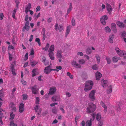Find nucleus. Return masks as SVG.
<instances>
[{
    "mask_svg": "<svg viewBox=\"0 0 126 126\" xmlns=\"http://www.w3.org/2000/svg\"><path fill=\"white\" fill-rule=\"evenodd\" d=\"M93 82L90 80L86 81L85 83L84 90L85 92H88L90 90L93 85Z\"/></svg>",
    "mask_w": 126,
    "mask_h": 126,
    "instance_id": "1",
    "label": "nucleus"
},
{
    "mask_svg": "<svg viewBox=\"0 0 126 126\" xmlns=\"http://www.w3.org/2000/svg\"><path fill=\"white\" fill-rule=\"evenodd\" d=\"M96 108L95 105L92 103H90L87 109V112L89 113H92L95 110Z\"/></svg>",
    "mask_w": 126,
    "mask_h": 126,
    "instance_id": "2",
    "label": "nucleus"
},
{
    "mask_svg": "<svg viewBox=\"0 0 126 126\" xmlns=\"http://www.w3.org/2000/svg\"><path fill=\"white\" fill-rule=\"evenodd\" d=\"M28 15H27L26 16L25 18V20L26 21L25 24V25L22 29V31L23 32H24L25 30L28 31L29 29V21L28 20Z\"/></svg>",
    "mask_w": 126,
    "mask_h": 126,
    "instance_id": "3",
    "label": "nucleus"
},
{
    "mask_svg": "<svg viewBox=\"0 0 126 126\" xmlns=\"http://www.w3.org/2000/svg\"><path fill=\"white\" fill-rule=\"evenodd\" d=\"M51 66L49 65L47 67H46L44 69V72L46 74H48L52 71H55L57 72H58L59 70L55 69H51Z\"/></svg>",
    "mask_w": 126,
    "mask_h": 126,
    "instance_id": "4",
    "label": "nucleus"
},
{
    "mask_svg": "<svg viewBox=\"0 0 126 126\" xmlns=\"http://www.w3.org/2000/svg\"><path fill=\"white\" fill-rule=\"evenodd\" d=\"M62 51L61 50H58L57 51L56 57L58 59L59 61L60 62H61L63 58V56L62 55Z\"/></svg>",
    "mask_w": 126,
    "mask_h": 126,
    "instance_id": "5",
    "label": "nucleus"
},
{
    "mask_svg": "<svg viewBox=\"0 0 126 126\" xmlns=\"http://www.w3.org/2000/svg\"><path fill=\"white\" fill-rule=\"evenodd\" d=\"M71 64L72 66L77 69H80L81 67V65L77 63L75 60L72 61L71 62Z\"/></svg>",
    "mask_w": 126,
    "mask_h": 126,
    "instance_id": "6",
    "label": "nucleus"
},
{
    "mask_svg": "<svg viewBox=\"0 0 126 126\" xmlns=\"http://www.w3.org/2000/svg\"><path fill=\"white\" fill-rule=\"evenodd\" d=\"M56 89L55 87H53L51 88L50 89L49 92V93L48 95H46V97L47 98L48 97V95H52L56 92Z\"/></svg>",
    "mask_w": 126,
    "mask_h": 126,
    "instance_id": "7",
    "label": "nucleus"
},
{
    "mask_svg": "<svg viewBox=\"0 0 126 126\" xmlns=\"http://www.w3.org/2000/svg\"><path fill=\"white\" fill-rule=\"evenodd\" d=\"M95 93V91L94 90H93L89 94V97L92 100V101H94L95 99L94 96Z\"/></svg>",
    "mask_w": 126,
    "mask_h": 126,
    "instance_id": "8",
    "label": "nucleus"
},
{
    "mask_svg": "<svg viewBox=\"0 0 126 126\" xmlns=\"http://www.w3.org/2000/svg\"><path fill=\"white\" fill-rule=\"evenodd\" d=\"M108 19V17L106 15H105L101 17L100 21L101 23L104 25L106 24V22L105 20H106Z\"/></svg>",
    "mask_w": 126,
    "mask_h": 126,
    "instance_id": "9",
    "label": "nucleus"
},
{
    "mask_svg": "<svg viewBox=\"0 0 126 126\" xmlns=\"http://www.w3.org/2000/svg\"><path fill=\"white\" fill-rule=\"evenodd\" d=\"M117 53L120 56H123L125 59H126V54L125 53L124 51L120 50Z\"/></svg>",
    "mask_w": 126,
    "mask_h": 126,
    "instance_id": "10",
    "label": "nucleus"
},
{
    "mask_svg": "<svg viewBox=\"0 0 126 126\" xmlns=\"http://www.w3.org/2000/svg\"><path fill=\"white\" fill-rule=\"evenodd\" d=\"M36 86L31 87L32 93L34 94H36L38 93V90L37 89Z\"/></svg>",
    "mask_w": 126,
    "mask_h": 126,
    "instance_id": "11",
    "label": "nucleus"
},
{
    "mask_svg": "<svg viewBox=\"0 0 126 126\" xmlns=\"http://www.w3.org/2000/svg\"><path fill=\"white\" fill-rule=\"evenodd\" d=\"M116 25L115 24L112 23L111 24V28L113 32L116 33L117 32V29L116 28Z\"/></svg>",
    "mask_w": 126,
    "mask_h": 126,
    "instance_id": "12",
    "label": "nucleus"
},
{
    "mask_svg": "<svg viewBox=\"0 0 126 126\" xmlns=\"http://www.w3.org/2000/svg\"><path fill=\"white\" fill-rule=\"evenodd\" d=\"M106 8L109 14H110L112 10V8L110 5L107 4L106 5Z\"/></svg>",
    "mask_w": 126,
    "mask_h": 126,
    "instance_id": "13",
    "label": "nucleus"
},
{
    "mask_svg": "<svg viewBox=\"0 0 126 126\" xmlns=\"http://www.w3.org/2000/svg\"><path fill=\"white\" fill-rule=\"evenodd\" d=\"M116 24L117 25L121 28H124L125 27L124 24L123 23L120 21H118L116 22Z\"/></svg>",
    "mask_w": 126,
    "mask_h": 126,
    "instance_id": "14",
    "label": "nucleus"
},
{
    "mask_svg": "<svg viewBox=\"0 0 126 126\" xmlns=\"http://www.w3.org/2000/svg\"><path fill=\"white\" fill-rule=\"evenodd\" d=\"M24 110V105L23 103H21L19 106V111L20 112H22Z\"/></svg>",
    "mask_w": 126,
    "mask_h": 126,
    "instance_id": "15",
    "label": "nucleus"
},
{
    "mask_svg": "<svg viewBox=\"0 0 126 126\" xmlns=\"http://www.w3.org/2000/svg\"><path fill=\"white\" fill-rule=\"evenodd\" d=\"M38 70V69L37 68L33 69L32 71V77H33L37 74L38 72H37V71Z\"/></svg>",
    "mask_w": 126,
    "mask_h": 126,
    "instance_id": "16",
    "label": "nucleus"
},
{
    "mask_svg": "<svg viewBox=\"0 0 126 126\" xmlns=\"http://www.w3.org/2000/svg\"><path fill=\"white\" fill-rule=\"evenodd\" d=\"M101 77V74L99 72H97L96 73V79L97 80H99Z\"/></svg>",
    "mask_w": 126,
    "mask_h": 126,
    "instance_id": "17",
    "label": "nucleus"
},
{
    "mask_svg": "<svg viewBox=\"0 0 126 126\" xmlns=\"http://www.w3.org/2000/svg\"><path fill=\"white\" fill-rule=\"evenodd\" d=\"M114 37V35L113 34L110 35L109 37V41L111 43H112L113 42V39Z\"/></svg>",
    "mask_w": 126,
    "mask_h": 126,
    "instance_id": "18",
    "label": "nucleus"
},
{
    "mask_svg": "<svg viewBox=\"0 0 126 126\" xmlns=\"http://www.w3.org/2000/svg\"><path fill=\"white\" fill-rule=\"evenodd\" d=\"M48 55L50 59L52 60H54V54L53 52H49Z\"/></svg>",
    "mask_w": 126,
    "mask_h": 126,
    "instance_id": "19",
    "label": "nucleus"
},
{
    "mask_svg": "<svg viewBox=\"0 0 126 126\" xmlns=\"http://www.w3.org/2000/svg\"><path fill=\"white\" fill-rule=\"evenodd\" d=\"M92 119V118H91L90 120L87 121L86 122V126H91Z\"/></svg>",
    "mask_w": 126,
    "mask_h": 126,
    "instance_id": "20",
    "label": "nucleus"
},
{
    "mask_svg": "<svg viewBox=\"0 0 126 126\" xmlns=\"http://www.w3.org/2000/svg\"><path fill=\"white\" fill-rule=\"evenodd\" d=\"M54 49V45L51 46L48 50V52H53Z\"/></svg>",
    "mask_w": 126,
    "mask_h": 126,
    "instance_id": "21",
    "label": "nucleus"
},
{
    "mask_svg": "<svg viewBox=\"0 0 126 126\" xmlns=\"http://www.w3.org/2000/svg\"><path fill=\"white\" fill-rule=\"evenodd\" d=\"M104 109V112H106L107 110V107L103 102H101L100 103Z\"/></svg>",
    "mask_w": 126,
    "mask_h": 126,
    "instance_id": "22",
    "label": "nucleus"
},
{
    "mask_svg": "<svg viewBox=\"0 0 126 126\" xmlns=\"http://www.w3.org/2000/svg\"><path fill=\"white\" fill-rule=\"evenodd\" d=\"M71 29V26H69L67 27L66 32V37L69 34Z\"/></svg>",
    "mask_w": 126,
    "mask_h": 126,
    "instance_id": "23",
    "label": "nucleus"
},
{
    "mask_svg": "<svg viewBox=\"0 0 126 126\" xmlns=\"http://www.w3.org/2000/svg\"><path fill=\"white\" fill-rule=\"evenodd\" d=\"M59 97L58 96H55L52 97V100L53 101L58 100L59 99Z\"/></svg>",
    "mask_w": 126,
    "mask_h": 126,
    "instance_id": "24",
    "label": "nucleus"
},
{
    "mask_svg": "<svg viewBox=\"0 0 126 126\" xmlns=\"http://www.w3.org/2000/svg\"><path fill=\"white\" fill-rule=\"evenodd\" d=\"M73 8L72 7V4L71 3H70V5L69 6V8L67 10V15H68L71 11Z\"/></svg>",
    "mask_w": 126,
    "mask_h": 126,
    "instance_id": "25",
    "label": "nucleus"
},
{
    "mask_svg": "<svg viewBox=\"0 0 126 126\" xmlns=\"http://www.w3.org/2000/svg\"><path fill=\"white\" fill-rule=\"evenodd\" d=\"M108 81L107 80H103L102 81V85L104 88H105L107 85Z\"/></svg>",
    "mask_w": 126,
    "mask_h": 126,
    "instance_id": "26",
    "label": "nucleus"
},
{
    "mask_svg": "<svg viewBox=\"0 0 126 126\" xmlns=\"http://www.w3.org/2000/svg\"><path fill=\"white\" fill-rule=\"evenodd\" d=\"M78 62L81 65H83L85 63V62L83 59H80L78 60Z\"/></svg>",
    "mask_w": 126,
    "mask_h": 126,
    "instance_id": "27",
    "label": "nucleus"
},
{
    "mask_svg": "<svg viewBox=\"0 0 126 126\" xmlns=\"http://www.w3.org/2000/svg\"><path fill=\"white\" fill-rule=\"evenodd\" d=\"M120 59L119 57H114L113 58L112 61L113 63H116Z\"/></svg>",
    "mask_w": 126,
    "mask_h": 126,
    "instance_id": "28",
    "label": "nucleus"
},
{
    "mask_svg": "<svg viewBox=\"0 0 126 126\" xmlns=\"http://www.w3.org/2000/svg\"><path fill=\"white\" fill-rule=\"evenodd\" d=\"M42 61L43 62L45 65H46L48 64L49 62L47 61H46V58L45 57H43L42 59Z\"/></svg>",
    "mask_w": 126,
    "mask_h": 126,
    "instance_id": "29",
    "label": "nucleus"
},
{
    "mask_svg": "<svg viewBox=\"0 0 126 126\" xmlns=\"http://www.w3.org/2000/svg\"><path fill=\"white\" fill-rule=\"evenodd\" d=\"M2 111H4L2 109H0V115L1 116L0 117V122L1 123V124L3 125V123L2 122V121L1 120L2 118V115H3V113L1 112Z\"/></svg>",
    "mask_w": 126,
    "mask_h": 126,
    "instance_id": "30",
    "label": "nucleus"
},
{
    "mask_svg": "<svg viewBox=\"0 0 126 126\" xmlns=\"http://www.w3.org/2000/svg\"><path fill=\"white\" fill-rule=\"evenodd\" d=\"M112 86L110 85L108 87L107 90V93L109 94L111 93L112 92Z\"/></svg>",
    "mask_w": 126,
    "mask_h": 126,
    "instance_id": "31",
    "label": "nucleus"
},
{
    "mask_svg": "<svg viewBox=\"0 0 126 126\" xmlns=\"http://www.w3.org/2000/svg\"><path fill=\"white\" fill-rule=\"evenodd\" d=\"M101 118V115L99 113H97L96 115V119L97 121H99Z\"/></svg>",
    "mask_w": 126,
    "mask_h": 126,
    "instance_id": "32",
    "label": "nucleus"
},
{
    "mask_svg": "<svg viewBox=\"0 0 126 126\" xmlns=\"http://www.w3.org/2000/svg\"><path fill=\"white\" fill-rule=\"evenodd\" d=\"M57 109L56 107H54L52 109V112L54 114H56L57 113Z\"/></svg>",
    "mask_w": 126,
    "mask_h": 126,
    "instance_id": "33",
    "label": "nucleus"
},
{
    "mask_svg": "<svg viewBox=\"0 0 126 126\" xmlns=\"http://www.w3.org/2000/svg\"><path fill=\"white\" fill-rule=\"evenodd\" d=\"M15 116V115L13 113V112H12L10 114V119L13 120Z\"/></svg>",
    "mask_w": 126,
    "mask_h": 126,
    "instance_id": "34",
    "label": "nucleus"
},
{
    "mask_svg": "<svg viewBox=\"0 0 126 126\" xmlns=\"http://www.w3.org/2000/svg\"><path fill=\"white\" fill-rule=\"evenodd\" d=\"M105 30L107 32H110L111 31L109 27H105Z\"/></svg>",
    "mask_w": 126,
    "mask_h": 126,
    "instance_id": "35",
    "label": "nucleus"
},
{
    "mask_svg": "<svg viewBox=\"0 0 126 126\" xmlns=\"http://www.w3.org/2000/svg\"><path fill=\"white\" fill-rule=\"evenodd\" d=\"M31 4L30 3H29L28 4V5L26 7V9L27 10H29L31 8Z\"/></svg>",
    "mask_w": 126,
    "mask_h": 126,
    "instance_id": "36",
    "label": "nucleus"
},
{
    "mask_svg": "<svg viewBox=\"0 0 126 126\" xmlns=\"http://www.w3.org/2000/svg\"><path fill=\"white\" fill-rule=\"evenodd\" d=\"M37 63V62L34 61H33L32 62H31V65L32 66H34L35 65H36Z\"/></svg>",
    "mask_w": 126,
    "mask_h": 126,
    "instance_id": "37",
    "label": "nucleus"
},
{
    "mask_svg": "<svg viewBox=\"0 0 126 126\" xmlns=\"http://www.w3.org/2000/svg\"><path fill=\"white\" fill-rule=\"evenodd\" d=\"M95 58L98 61L97 63H99L100 61V57L99 55H96L95 56Z\"/></svg>",
    "mask_w": 126,
    "mask_h": 126,
    "instance_id": "38",
    "label": "nucleus"
},
{
    "mask_svg": "<svg viewBox=\"0 0 126 126\" xmlns=\"http://www.w3.org/2000/svg\"><path fill=\"white\" fill-rule=\"evenodd\" d=\"M63 27L62 25H59L58 27V30L59 32L63 30Z\"/></svg>",
    "mask_w": 126,
    "mask_h": 126,
    "instance_id": "39",
    "label": "nucleus"
},
{
    "mask_svg": "<svg viewBox=\"0 0 126 126\" xmlns=\"http://www.w3.org/2000/svg\"><path fill=\"white\" fill-rule=\"evenodd\" d=\"M35 41L38 43V44L39 46H41V42L40 41V39L39 38H36Z\"/></svg>",
    "mask_w": 126,
    "mask_h": 126,
    "instance_id": "40",
    "label": "nucleus"
},
{
    "mask_svg": "<svg viewBox=\"0 0 126 126\" xmlns=\"http://www.w3.org/2000/svg\"><path fill=\"white\" fill-rule=\"evenodd\" d=\"M92 68L93 70H95L98 69V66L96 64L93 66Z\"/></svg>",
    "mask_w": 126,
    "mask_h": 126,
    "instance_id": "41",
    "label": "nucleus"
},
{
    "mask_svg": "<svg viewBox=\"0 0 126 126\" xmlns=\"http://www.w3.org/2000/svg\"><path fill=\"white\" fill-rule=\"evenodd\" d=\"M82 77L83 79H86L87 78V75L86 74H82Z\"/></svg>",
    "mask_w": 126,
    "mask_h": 126,
    "instance_id": "42",
    "label": "nucleus"
},
{
    "mask_svg": "<svg viewBox=\"0 0 126 126\" xmlns=\"http://www.w3.org/2000/svg\"><path fill=\"white\" fill-rule=\"evenodd\" d=\"M92 52L91 50L89 48H88L86 50L87 53L88 54L91 53Z\"/></svg>",
    "mask_w": 126,
    "mask_h": 126,
    "instance_id": "43",
    "label": "nucleus"
},
{
    "mask_svg": "<svg viewBox=\"0 0 126 126\" xmlns=\"http://www.w3.org/2000/svg\"><path fill=\"white\" fill-rule=\"evenodd\" d=\"M103 124V121L102 120H100L99 122L98 126H102Z\"/></svg>",
    "mask_w": 126,
    "mask_h": 126,
    "instance_id": "44",
    "label": "nucleus"
},
{
    "mask_svg": "<svg viewBox=\"0 0 126 126\" xmlns=\"http://www.w3.org/2000/svg\"><path fill=\"white\" fill-rule=\"evenodd\" d=\"M67 76H69L71 79H73V75H71V74L70 72H67Z\"/></svg>",
    "mask_w": 126,
    "mask_h": 126,
    "instance_id": "45",
    "label": "nucleus"
},
{
    "mask_svg": "<svg viewBox=\"0 0 126 126\" xmlns=\"http://www.w3.org/2000/svg\"><path fill=\"white\" fill-rule=\"evenodd\" d=\"M108 64H110L111 62V59L107 57L106 58Z\"/></svg>",
    "mask_w": 126,
    "mask_h": 126,
    "instance_id": "46",
    "label": "nucleus"
},
{
    "mask_svg": "<svg viewBox=\"0 0 126 126\" xmlns=\"http://www.w3.org/2000/svg\"><path fill=\"white\" fill-rule=\"evenodd\" d=\"M126 35V33L125 31H123L121 34V37L125 38Z\"/></svg>",
    "mask_w": 126,
    "mask_h": 126,
    "instance_id": "47",
    "label": "nucleus"
},
{
    "mask_svg": "<svg viewBox=\"0 0 126 126\" xmlns=\"http://www.w3.org/2000/svg\"><path fill=\"white\" fill-rule=\"evenodd\" d=\"M10 126H17V125L15 124L13 121H11L10 124Z\"/></svg>",
    "mask_w": 126,
    "mask_h": 126,
    "instance_id": "48",
    "label": "nucleus"
},
{
    "mask_svg": "<svg viewBox=\"0 0 126 126\" xmlns=\"http://www.w3.org/2000/svg\"><path fill=\"white\" fill-rule=\"evenodd\" d=\"M39 98L37 97L36 99V103L37 104H39Z\"/></svg>",
    "mask_w": 126,
    "mask_h": 126,
    "instance_id": "49",
    "label": "nucleus"
},
{
    "mask_svg": "<svg viewBox=\"0 0 126 126\" xmlns=\"http://www.w3.org/2000/svg\"><path fill=\"white\" fill-rule=\"evenodd\" d=\"M49 47V44L48 43H47V45L45 48V51H47Z\"/></svg>",
    "mask_w": 126,
    "mask_h": 126,
    "instance_id": "50",
    "label": "nucleus"
},
{
    "mask_svg": "<svg viewBox=\"0 0 126 126\" xmlns=\"http://www.w3.org/2000/svg\"><path fill=\"white\" fill-rule=\"evenodd\" d=\"M15 2L16 4V8L17 9H18V4H19V2L18 0H16Z\"/></svg>",
    "mask_w": 126,
    "mask_h": 126,
    "instance_id": "51",
    "label": "nucleus"
},
{
    "mask_svg": "<svg viewBox=\"0 0 126 126\" xmlns=\"http://www.w3.org/2000/svg\"><path fill=\"white\" fill-rule=\"evenodd\" d=\"M71 22L73 26H74L75 25V20L74 18L72 19Z\"/></svg>",
    "mask_w": 126,
    "mask_h": 126,
    "instance_id": "52",
    "label": "nucleus"
},
{
    "mask_svg": "<svg viewBox=\"0 0 126 126\" xmlns=\"http://www.w3.org/2000/svg\"><path fill=\"white\" fill-rule=\"evenodd\" d=\"M9 60L10 61H11L13 57L12 55L10 53H9Z\"/></svg>",
    "mask_w": 126,
    "mask_h": 126,
    "instance_id": "53",
    "label": "nucleus"
},
{
    "mask_svg": "<svg viewBox=\"0 0 126 126\" xmlns=\"http://www.w3.org/2000/svg\"><path fill=\"white\" fill-rule=\"evenodd\" d=\"M28 53H27L25 56V58L24 59V60L25 61H26L28 59Z\"/></svg>",
    "mask_w": 126,
    "mask_h": 126,
    "instance_id": "54",
    "label": "nucleus"
},
{
    "mask_svg": "<svg viewBox=\"0 0 126 126\" xmlns=\"http://www.w3.org/2000/svg\"><path fill=\"white\" fill-rule=\"evenodd\" d=\"M39 106L38 105H36L35 107H34V110L36 112H37V110H38V109Z\"/></svg>",
    "mask_w": 126,
    "mask_h": 126,
    "instance_id": "55",
    "label": "nucleus"
},
{
    "mask_svg": "<svg viewBox=\"0 0 126 126\" xmlns=\"http://www.w3.org/2000/svg\"><path fill=\"white\" fill-rule=\"evenodd\" d=\"M23 99H26L27 97V95L24 94L23 95Z\"/></svg>",
    "mask_w": 126,
    "mask_h": 126,
    "instance_id": "56",
    "label": "nucleus"
},
{
    "mask_svg": "<svg viewBox=\"0 0 126 126\" xmlns=\"http://www.w3.org/2000/svg\"><path fill=\"white\" fill-rule=\"evenodd\" d=\"M77 54L78 55H80L81 56L83 55V54L81 52H78L77 53Z\"/></svg>",
    "mask_w": 126,
    "mask_h": 126,
    "instance_id": "57",
    "label": "nucleus"
},
{
    "mask_svg": "<svg viewBox=\"0 0 126 126\" xmlns=\"http://www.w3.org/2000/svg\"><path fill=\"white\" fill-rule=\"evenodd\" d=\"M4 16L3 13H1L0 14V19L1 20H2L3 19V17Z\"/></svg>",
    "mask_w": 126,
    "mask_h": 126,
    "instance_id": "58",
    "label": "nucleus"
},
{
    "mask_svg": "<svg viewBox=\"0 0 126 126\" xmlns=\"http://www.w3.org/2000/svg\"><path fill=\"white\" fill-rule=\"evenodd\" d=\"M21 82L22 83V84L23 85H26V82L24 80H21Z\"/></svg>",
    "mask_w": 126,
    "mask_h": 126,
    "instance_id": "59",
    "label": "nucleus"
},
{
    "mask_svg": "<svg viewBox=\"0 0 126 126\" xmlns=\"http://www.w3.org/2000/svg\"><path fill=\"white\" fill-rule=\"evenodd\" d=\"M8 48H10L11 49H14V48L12 45H10L9 46Z\"/></svg>",
    "mask_w": 126,
    "mask_h": 126,
    "instance_id": "60",
    "label": "nucleus"
},
{
    "mask_svg": "<svg viewBox=\"0 0 126 126\" xmlns=\"http://www.w3.org/2000/svg\"><path fill=\"white\" fill-rule=\"evenodd\" d=\"M3 93L2 91L0 90V97H2L3 96Z\"/></svg>",
    "mask_w": 126,
    "mask_h": 126,
    "instance_id": "61",
    "label": "nucleus"
},
{
    "mask_svg": "<svg viewBox=\"0 0 126 126\" xmlns=\"http://www.w3.org/2000/svg\"><path fill=\"white\" fill-rule=\"evenodd\" d=\"M40 10V8L39 6H38L37 7L36 9V11L37 12L38 11Z\"/></svg>",
    "mask_w": 126,
    "mask_h": 126,
    "instance_id": "62",
    "label": "nucleus"
},
{
    "mask_svg": "<svg viewBox=\"0 0 126 126\" xmlns=\"http://www.w3.org/2000/svg\"><path fill=\"white\" fill-rule=\"evenodd\" d=\"M47 111H45L43 112L42 113V115L43 116H45L46 114L47 113Z\"/></svg>",
    "mask_w": 126,
    "mask_h": 126,
    "instance_id": "63",
    "label": "nucleus"
},
{
    "mask_svg": "<svg viewBox=\"0 0 126 126\" xmlns=\"http://www.w3.org/2000/svg\"><path fill=\"white\" fill-rule=\"evenodd\" d=\"M115 50L116 51V52L117 53L120 50V49L118 47H116L115 48Z\"/></svg>",
    "mask_w": 126,
    "mask_h": 126,
    "instance_id": "64",
    "label": "nucleus"
}]
</instances>
